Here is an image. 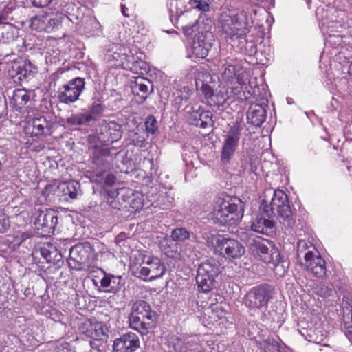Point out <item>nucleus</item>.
Here are the masks:
<instances>
[{
	"label": "nucleus",
	"mask_w": 352,
	"mask_h": 352,
	"mask_svg": "<svg viewBox=\"0 0 352 352\" xmlns=\"http://www.w3.org/2000/svg\"><path fill=\"white\" fill-rule=\"evenodd\" d=\"M164 242H165L166 243V245H168V243H171L172 241L170 240L169 239H164Z\"/></svg>",
	"instance_id": "obj_59"
},
{
	"label": "nucleus",
	"mask_w": 352,
	"mask_h": 352,
	"mask_svg": "<svg viewBox=\"0 0 352 352\" xmlns=\"http://www.w3.org/2000/svg\"><path fill=\"white\" fill-rule=\"evenodd\" d=\"M211 33L199 34L192 43V53L198 58H204L208 56L212 47Z\"/></svg>",
	"instance_id": "obj_17"
},
{
	"label": "nucleus",
	"mask_w": 352,
	"mask_h": 352,
	"mask_svg": "<svg viewBox=\"0 0 352 352\" xmlns=\"http://www.w3.org/2000/svg\"><path fill=\"white\" fill-rule=\"evenodd\" d=\"M85 79L76 78L63 86L58 91V100L65 104L73 103L77 101L85 89Z\"/></svg>",
	"instance_id": "obj_11"
},
{
	"label": "nucleus",
	"mask_w": 352,
	"mask_h": 352,
	"mask_svg": "<svg viewBox=\"0 0 352 352\" xmlns=\"http://www.w3.org/2000/svg\"><path fill=\"white\" fill-rule=\"evenodd\" d=\"M329 290H327V291L324 293V294H329Z\"/></svg>",
	"instance_id": "obj_61"
},
{
	"label": "nucleus",
	"mask_w": 352,
	"mask_h": 352,
	"mask_svg": "<svg viewBox=\"0 0 352 352\" xmlns=\"http://www.w3.org/2000/svg\"><path fill=\"white\" fill-rule=\"evenodd\" d=\"M189 3L191 6V10L195 12V10L206 12L209 10V4L203 0H190Z\"/></svg>",
	"instance_id": "obj_43"
},
{
	"label": "nucleus",
	"mask_w": 352,
	"mask_h": 352,
	"mask_svg": "<svg viewBox=\"0 0 352 352\" xmlns=\"http://www.w3.org/2000/svg\"><path fill=\"white\" fill-rule=\"evenodd\" d=\"M345 334L348 338L352 341V325L346 327Z\"/></svg>",
	"instance_id": "obj_54"
},
{
	"label": "nucleus",
	"mask_w": 352,
	"mask_h": 352,
	"mask_svg": "<svg viewBox=\"0 0 352 352\" xmlns=\"http://www.w3.org/2000/svg\"><path fill=\"white\" fill-rule=\"evenodd\" d=\"M221 272V265L215 258H210L198 267L196 282L204 292L210 291L214 287L215 278Z\"/></svg>",
	"instance_id": "obj_6"
},
{
	"label": "nucleus",
	"mask_w": 352,
	"mask_h": 352,
	"mask_svg": "<svg viewBox=\"0 0 352 352\" xmlns=\"http://www.w3.org/2000/svg\"><path fill=\"white\" fill-rule=\"evenodd\" d=\"M212 80L211 75L208 72H199L195 80L197 89H200L206 98H212L214 95L213 89L208 85Z\"/></svg>",
	"instance_id": "obj_25"
},
{
	"label": "nucleus",
	"mask_w": 352,
	"mask_h": 352,
	"mask_svg": "<svg viewBox=\"0 0 352 352\" xmlns=\"http://www.w3.org/2000/svg\"><path fill=\"white\" fill-rule=\"evenodd\" d=\"M102 111V107L100 104L94 102L91 109V113H89L91 116L95 114L98 115L100 114Z\"/></svg>",
	"instance_id": "obj_51"
},
{
	"label": "nucleus",
	"mask_w": 352,
	"mask_h": 352,
	"mask_svg": "<svg viewBox=\"0 0 352 352\" xmlns=\"http://www.w3.org/2000/svg\"><path fill=\"white\" fill-rule=\"evenodd\" d=\"M82 333L96 340H102L107 338V327L102 322L85 321L80 327Z\"/></svg>",
	"instance_id": "obj_16"
},
{
	"label": "nucleus",
	"mask_w": 352,
	"mask_h": 352,
	"mask_svg": "<svg viewBox=\"0 0 352 352\" xmlns=\"http://www.w3.org/2000/svg\"><path fill=\"white\" fill-rule=\"evenodd\" d=\"M221 67V79L230 85L235 94L241 91L242 86L245 84L246 72L236 60L227 58Z\"/></svg>",
	"instance_id": "obj_5"
},
{
	"label": "nucleus",
	"mask_w": 352,
	"mask_h": 352,
	"mask_svg": "<svg viewBox=\"0 0 352 352\" xmlns=\"http://www.w3.org/2000/svg\"><path fill=\"white\" fill-rule=\"evenodd\" d=\"M47 125V120L43 117L29 119L26 121L23 132L28 135L38 136L44 133V129Z\"/></svg>",
	"instance_id": "obj_23"
},
{
	"label": "nucleus",
	"mask_w": 352,
	"mask_h": 352,
	"mask_svg": "<svg viewBox=\"0 0 352 352\" xmlns=\"http://www.w3.org/2000/svg\"><path fill=\"white\" fill-rule=\"evenodd\" d=\"M90 345L91 346L92 350H91V352H99V349L98 348H95L93 346L94 342L90 341L89 342Z\"/></svg>",
	"instance_id": "obj_57"
},
{
	"label": "nucleus",
	"mask_w": 352,
	"mask_h": 352,
	"mask_svg": "<svg viewBox=\"0 0 352 352\" xmlns=\"http://www.w3.org/2000/svg\"><path fill=\"white\" fill-rule=\"evenodd\" d=\"M40 254L43 262L55 264L56 261H60L61 254L50 243H45L42 245L36 246V256Z\"/></svg>",
	"instance_id": "obj_21"
},
{
	"label": "nucleus",
	"mask_w": 352,
	"mask_h": 352,
	"mask_svg": "<svg viewBox=\"0 0 352 352\" xmlns=\"http://www.w3.org/2000/svg\"><path fill=\"white\" fill-rule=\"evenodd\" d=\"M197 115H199V118L196 122L197 126H199L201 128H206L209 124H211V114L209 111H201L196 112L195 114V118H197Z\"/></svg>",
	"instance_id": "obj_36"
},
{
	"label": "nucleus",
	"mask_w": 352,
	"mask_h": 352,
	"mask_svg": "<svg viewBox=\"0 0 352 352\" xmlns=\"http://www.w3.org/2000/svg\"><path fill=\"white\" fill-rule=\"evenodd\" d=\"M91 248L89 245L78 244L70 249L68 264L76 270H80L89 263Z\"/></svg>",
	"instance_id": "obj_14"
},
{
	"label": "nucleus",
	"mask_w": 352,
	"mask_h": 352,
	"mask_svg": "<svg viewBox=\"0 0 352 352\" xmlns=\"http://www.w3.org/2000/svg\"><path fill=\"white\" fill-rule=\"evenodd\" d=\"M57 222V217L52 214L40 212L34 221L35 228L43 235L52 232Z\"/></svg>",
	"instance_id": "obj_19"
},
{
	"label": "nucleus",
	"mask_w": 352,
	"mask_h": 352,
	"mask_svg": "<svg viewBox=\"0 0 352 352\" xmlns=\"http://www.w3.org/2000/svg\"><path fill=\"white\" fill-rule=\"evenodd\" d=\"M139 347L138 336L134 333H128L114 340L113 352H134Z\"/></svg>",
	"instance_id": "obj_15"
},
{
	"label": "nucleus",
	"mask_w": 352,
	"mask_h": 352,
	"mask_svg": "<svg viewBox=\"0 0 352 352\" xmlns=\"http://www.w3.org/2000/svg\"><path fill=\"white\" fill-rule=\"evenodd\" d=\"M49 314V317L54 321L63 322L64 316L60 311L56 309H52Z\"/></svg>",
	"instance_id": "obj_48"
},
{
	"label": "nucleus",
	"mask_w": 352,
	"mask_h": 352,
	"mask_svg": "<svg viewBox=\"0 0 352 352\" xmlns=\"http://www.w3.org/2000/svg\"><path fill=\"white\" fill-rule=\"evenodd\" d=\"M10 226L9 217L3 209H0V234L6 232Z\"/></svg>",
	"instance_id": "obj_42"
},
{
	"label": "nucleus",
	"mask_w": 352,
	"mask_h": 352,
	"mask_svg": "<svg viewBox=\"0 0 352 352\" xmlns=\"http://www.w3.org/2000/svg\"><path fill=\"white\" fill-rule=\"evenodd\" d=\"M121 128V126L116 122H111L109 124V142L113 143L122 138Z\"/></svg>",
	"instance_id": "obj_33"
},
{
	"label": "nucleus",
	"mask_w": 352,
	"mask_h": 352,
	"mask_svg": "<svg viewBox=\"0 0 352 352\" xmlns=\"http://www.w3.org/2000/svg\"><path fill=\"white\" fill-rule=\"evenodd\" d=\"M183 91L186 94V95L184 96H181L180 100L181 102H182L183 100L186 102L192 95V90L188 87H184L183 88Z\"/></svg>",
	"instance_id": "obj_52"
},
{
	"label": "nucleus",
	"mask_w": 352,
	"mask_h": 352,
	"mask_svg": "<svg viewBox=\"0 0 352 352\" xmlns=\"http://www.w3.org/2000/svg\"><path fill=\"white\" fill-rule=\"evenodd\" d=\"M64 15L63 14L57 13L55 15H46L45 24L47 28L45 32H51L55 28H58L62 23Z\"/></svg>",
	"instance_id": "obj_30"
},
{
	"label": "nucleus",
	"mask_w": 352,
	"mask_h": 352,
	"mask_svg": "<svg viewBox=\"0 0 352 352\" xmlns=\"http://www.w3.org/2000/svg\"><path fill=\"white\" fill-rule=\"evenodd\" d=\"M261 212L252 223L251 229L256 232L268 234L272 232L274 223L270 219V217L266 216L265 212L263 211Z\"/></svg>",
	"instance_id": "obj_24"
},
{
	"label": "nucleus",
	"mask_w": 352,
	"mask_h": 352,
	"mask_svg": "<svg viewBox=\"0 0 352 352\" xmlns=\"http://www.w3.org/2000/svg\"><path fill=\"white\" fill-rule=\"evenodd\" d=\"M128 8L125 6H122V12L124 16L129 17V15L126 13Z\"/></svg>",
	"instance_id": "obj_55"
},
{
	"label": "nucleus",
	"mask_w": 352,
	"mask_h": 352,
	"mask_svg": "<svg viewBox=\"0 0 352 352\" xmlns=\"http://www.w3.org/2000/svg\"><path fill=\"white\" fill-rule=\"evenodd\" d=\"M145 126L147 132L154 135L157 131V120L153 116H148L145 121Z\"/></svg>",
	"instance_id": "obj_44"
},
{
	"label": "nucleus",
	"mask_w": 352,
	"mask_h": 352,
	"mask_svg": "<svg viewBox=\"0 0 352 352\" xmlns=\"http://www.w3.org/2000/svg\"><path fill=\"white\" fill-rule=\"evenodd\" d=\"M179 22L182 24L185 34L191 35L194 28L197 25L198 19L193 10H189L179 16Z\"/></svg>",
	"instance_id": "obj_26"
},
{
	"label": "nucleus",
	"mask_w": 352,
	"mask_h": 352,
	"mask_svg": "<svg viewBox=\"0 0 352 352\" xmlns=\"http://www.w3.org/2000/svg\"><path fill=\"white\" fill-rule=\"evenodd\" d=\"M266 345L265 346V352H280V347L278 342L272 340H267L265 341Z\"/></svg>",
	"instance_id": "obj_46"
},
{
	"label": "nucleus",
	"mask_w": 352,
	"mask_h": 352,
	"mask_svg": "<svg viewBox=\"0 0 352 352\" xmlns=\"http://www.w3.org/2000/svg\"><path fill=\"white\" fill-rule=\"evenodd\" d=\"M45 16L46 15H40L32 17L30 19V28L39 32L45 31L47 28Z\"/></svg>",
	"instance_id": "obj_34"
},
{
	"label": "nucleus",
	"mask_w": 352,
	"mask_h": 352,
	"mask_svg": "<svg viewBox=\"0 0 352 352\" xmlns=\"http://www.w3.org/2000/svg\"><path fill=\"white\" fill-rule=\"evenodd\" d=\"M221 160L224 164L229 163L234 155L241 138V129L234 124L223 136Z\"/></svg>",
	"instance_id": "obj_9"
},
{
	"label": "nucleus",
	"mask_w": 352,
	"mask_h": 352,
	"mask_svg": "<svg viewBox=\"0 0 352 352\" xmlns=\"http://www.w3.org/2000/svg\"><path fill=\"white\" fill-rule=\"evenodd\" d=\"M110 155V151L108 148H102L99 151L98 156H94L93 158L94 163L96 165H102L104 169L109 168V164L107 162L100 160V157H108Z\"/></svg>",
	"instance_id": "obj_40"
},
{
	"label": "nucleus",
	"mask_w": 352,
	"mask_h": 352,
	"mask_svg": "<svg viewBox=\"0 0 352 352\" xmlns=\"http://www.w3.org/2000/svg\"><path fill=\"white\" fill-rule=\"evenodd\" d=\"M266 113V110L263 106L253 104L250 105L247 112L248 122L255 126H260L265 120Z\"/></svg>",
	"instance_id": "obj_22"
},
{
	"label": "nucleus",
	"mask_w": 352,
	"mask_h": 352,
	"mask_svg": "<svg viewBox=\"0 0 352 352\" xmlns=\"http://www.w3.org/2000/svg\"><path fill=\"white\" fill-rule=\"evenodd\" d=\"M23 101H26V100H28V98H26V96H25V95H23Z\"/></svg>",
	"instance_id": "obj_60"
},
{
	"label": "nucleus",
	"mask_w": 352,
	"mask_h": 352,
	"mask_svg": "<svg viewBox=\"0 0 352 352\" xmlns=\"http://www.w3.org/2000/svg\"><path fill=\"white\" fill-rule=\"evenodd\" d=\"M57 193L66 201L76 199L81 195L80 184L76 181L62 182L57 186Z\"/></svg>",
	"instance_id": "obj_20"
},
{
	"label": "nucleus",
	"mask_w": 352,
	"mask_h": 352,
	"mask_svg": "<svg viewBox=\"0 0 352 352\" xmlns=\"http://www.w3.org/2000/svg\"><path fill=\"white\" fill-rule=\"evenodd\" d=\"M215 296L214 300L211 299L210 307L204 311L205 316H208L212 324L223 319L226 315V305L222 302L223 297L219 294H216Z\"/></svg>",
	"instance_id": "obj_18"
},
{
	"label": "nucleus",
	"mask_w": 352,
	"mask_h": 352,
	"mask_svg": "<svg viewBox=\"0 0 352 352\" xmlns=\"http://www.w3.org/2000/svg\"><path fill=\"white\" fill-rule=\"evenodd\" d=\"M133 100L138 104L143 103L150 94L147 85L136 81L132 87Z\"/></svg>",
	"instance_id": "obj_28"
},
{
	"label": "nucleus",
	"mask_w": 352,
	"mask_h": 352,
	"mask_svg": "<svg viewBox=\"0 0 352 352\" xmlns=\"http://www.w3.org/2000/svg\"><path fill=\"white\" fill-rule=\"evenodd\" d=\"M19 210L20 208H18V207H15L13 208V213L14 214L15 217H18V216L20 214V212H19Z\"/></svg>",
	"instance_id": "obj_56"
},
{
	"label": "nucleus",
	"mask_w": 352,
	"mask_h": 352,
	"mask_svg": "<svg viewBox=\"0 0 352 352\" xmlns=\"http://www.w3.org/2000/svg\"><path fill=\"white\" fill-rule=\"evenodd\" d=\"M53 0H31L33 6L36 7L47 6Z\"/></svg>",
	"instance_id": "obj_50"
},
{
	"label": "nucleus",
	"mask_w": 352,
	"mask_h": 352,
	"mask_svg": "<svg viewBox=\"0 0 352 352\" xmlns=\"http://www.w3.org/2000/svg\"><path fill=\"white\" fill-rule=\"evenodd\" d=\"M93 119L90 113L72 114L67 119V122L71 125L85 124Z\"/></svg>",
	"instance_id": "obj_31"
},
{
	"label": "nucleus",
	"mask_w": 352,
	"mask_h": 352,
	"mask_svg": "<svg viewBox=\"0 0 352 352\" xmlns=\"http://www.w3.org/2000/svg\"><path fill=\"white\" fill-rule=\"evenodd\" d=\"M238 42L239 46H240L241 50L243 49L245 52L250 56L256 54L257 53L255 43L252 41H247L245 38V36H244L243 39H238Z\"/></svg>",
	"instance_id": "obj_35"
},
{
	"label": "nucleus",
	"mask_w": 352,
	"mask_h": 352,
	"mask_svg": "<svg viewBox=\"0 0 352 352\" xmlns=\"http://www.w3.org/2000/svg\"><path fill=\"white\" fill-rule=\"evenodd\" d=\"M300 265L316 277L322 278L326 275L325 261L316 250L307 251L304 256V262Z\"/></svg>",
	"instance_id": "obj_13"
},
{
	"label": "nucleus",
	"mask_w": 352,
	"mask_h": 352,
	"mask_svg": "<svg viewBox=\"0 0 352 352\" xmlns=\"http://www.w3.org/2000/svg\"><path fill=\"white\" fill-rule=\"evenodd\" d=\"M35 253H36V247L34 248V250L31 254V256L32 257L34 262H35L36 263H43L44 262H43V258L41 256V254H38L36 256Z\"/></svg>",
	"instance_id": "obj_53"
},
{
	"label": "nucleus",
	"mask_w": 352,
	"mask_h": 352,
	"mask_svg": "<svg viewBox=\"0 0 352 352\" xmlns=\"http://www.w3.org/2000/svg\"><path fill=\"white\" fill-rule=\"evenodd\" d=\"M157 320L156 313L144 300L135 302L129 317V327L142 335H146L155 326Z\"/></svg>",
	"instance_id": "obj_2"
},
{
	"label": "nucleus",
	"mask_w": 352,
	"mask_h": 352,
	"mask_svg": "<svg viewBox=\"0 0 352 352\" xmlns=\"http://www.w3.org/2000/svg\"><path fill=\"white\" fill-rule=\"evenodd\" d=\"M10 103L16 111L21 112V109L22 108V95L21 89H16L13 91Z\"/></svg>",
	"instance_id": "obj_38"
},
{
	"label": "nucleus",
	"mask_w": 352,
	"mask_h": 352,
	"mask_svg": "<svg viewBox=\"0 0 352 352\" xmlns=\"http://www.w3.org/2000/svg\"><path fill=\"white\" fill-rule=\"evenodd\" d=\"M171 237L173 241H184L190 237V234L185 228H176L172 231Z\"/></svg>",
	"instance_id": "obj_39"
},
{
	"label": "nucleus",
	"mask_w": 352,
	"mask_h": 352,
	"mask_svg": "<svg viewBox=\"0 0 352 352\" xmlns=\"http://www.w3.org/2000/svg\"><path fill=\"white\" fill-rule=\"evenodd\" d=\"M212 242L215 250L223 256L236 258L241 257L245 252L243 246L237 240L223 235L212 236Z\"/></svg>",
	"instance_id": "obj_8"
},
{
	"label": "nucleus",
	"mask_w": 352,
	"mask_h": 352,
	"mask_svg": "<svg viewBox=\"0 0 352 352\" xmlns=\"http://www.w3.org/2000/svg\"><path fill=\"white\" fill-rule=\"evenodd\" d=\"M271 265H272V269L277 276H282L285 274V267L284 263L280 261V258L278 260L277 263H272Z\"/></svg>",
	"instance_id": "obj_47"
},
{
	"label": "nucleus",
	"mask_w": 352,
	"mask_h": 352,
	"mask_svg": "<svg viewBox=\"0 0 352 352\" xmlns=\"http://www.w3.org/2000/svg\"><path fill=\"white\" fill-rule=\"evenodd\" d=\"M244 204L238 197L228 195L214 199L210 217L223 226H235L243 216Z\"/></svg>",
	"instance_id": "obj_1"
},
{
	"label": "nucleus",
	"mask_w": 352,
	"mask_h": 352,
	"mask_svg": "<svg viewBox=\"0 0 352 352\" xmlns=\"http://www.w3.org/2000/svg\"><path fill=\"white\" fill-rule=\"evenodd\" d=\"M168 345L175 352H184L186 351V346L184 341L178 337H172L168 341Z\"/></svg>",
	"instance_id": "obj_37"
},
{
	"label": "nucleus",
	"mask_w": 352,
	"mask_h": 352,
	"mask_svg": "<svg viewBox=\"0 0 352 352\" xmlns=\"http://www.w3.org/2000/svg\"><path fill=\"white\" fill-rule=\"evenodd\" d=\"M300 245H301V242L298 243V257H300V252H302V251H301V250H300Z\"/></svg>",
	"instance_id": "obj_58"
},
{
	"label": "nucleus",
	"mask_w": 352,
	"mask_h": 352,
	"mask_svg": "<svg viewBox=\"0 0 352 352\" xmlns=\"http://www.w3.org/2000/svg\"><path fill=\"white\" fill-rule=\"evenodd\" d=\"M92 182L96 183H100L104 179V184L107 186H112L115 184L116 177L113 174H108L105 177H104V174L102 171H96L93 173L91 177Z\"/></svg>",
	"instance_id": "obj_32"
},
{
	"label": "nucleus",
	"mask_w": 352,
	"mask_h": 352,
	"mask_svg": "<svg viewBox=\"0 0 352 352\" xmlns=\"http://www.w3.org/2000/svg\"><path fill=\"white\" fill-rule=\"evenodd\" d=\"M271 298L272 292L270 287H256L246 294L245 303L250 311L255 312L266 307Z\"/></svg>",
	"instance_id": "obj_10"
},
{
	"label": "nucleus",
	"mask_w": 352,
	"mask_h": 352,
	"mask_svg": "<svg viewBox=\"0 0 352 352\" xmlns=\"http://www.w3.org/2000/svg\"><path fill=\"white\" fill-rule=\"evenodd\" d=\"M149 254L146 252L135 251L130 256V269L138 277L140 275V268L145 265L146 258Z\"/></svg>",
	"instance_id": "obj_27"
},
{
	"label": "nucleus",
	"mask_w": 352,
	"mask_h": 352,
	"mask_svg": "<svg viewBox=\"0 0 352 352\" xmlns=\"http://www.w3.org/2000/svg\"><path fill=\"white\" fill-rule=\"evenodd\" d=\"M37 67L29 60L23 61V71L25 74L23 76H30L37 72Z\"/></svg>",
	"instance_id": "obj_45"
},
{
	"label": "nucleus",
	"mask_w": 352,
	"mask_h": 352,
	"mask_svg": "<svg viewBox=\"0 0 352 352\" xmlns=\"http://www.w3.org/2000/svg\"><path fill=\"white\" fill-rule=\"evenodd\" d=\"M1 23V18H0V24Z\"/></svg>",
	"instance_id": "obj_63"
},
{
	"label": "nucleus",
	"mask_w": 352,
	"mask_h": 352,
	"mask_svg": "<svg viewBox=\"0 0 352 352\" xmlns=\"http://www.w3.org/2000/svg\"><path fill=\"white\" fill-rule=\"evenodd\" d=\"M248 243L252 250L256 251L261 259L267 264L277 263L280 258L278 250L267 239L261 237L250 238Z\"/></svg>",
	"instance_id": "obj_7"
},
{
	"label": "nucleus",
	"mask_w": 352,
	"mask_h": 352,
	"mask_svg": "<svg viewBox=\"0 0 352 352\" xmlns=\"http://www.w3.org/2000/svg\"><path fill=\"white\" fill-rule=\"evenodd\" d=\"M221 27L223 32L232 41L243 39L248 32L247 21L242 13L230 16L223 13L221 16Z\"/></svg>",
	"instance_id": "obj_4"
},
{
	"label": "nucleus",
	"mask_w": 352,
	"mask_h": 352,
	"mask_svg": "<svg viewBox=\"0 0 352 352\" xmlns=\"http://www.w3.org/2000/svg\"><path fill=\"white\" fill-rule=\"evenodd\" d=\"M56 352H76L74 349L69 343H63L58 346Z\"/></svg>",
	"instance_id": "obj_49"
},
{
	"label": "nucleus",
	"mask_w": 352,
	"mask_h": 352,
	"mask_svg": "<svg viewBox=\"0 0 352 352\" xmlns=\"http://www.w3.org/2000/svg\"><path fill=\"white\" fill-rule=\"evenodd\" d=\"M319 10H320L319 9H318V10H316V13H317V14L318 13Z\"/></svg>",
	"instance_id": "obj_62"
},
{
	"label": "nucleus",
	"mask_w": 352,
	"mask_h": 352,
	"mask_svg": "<svg viewBox=\"0 0 352 352\" xmlns=\"http://www.w3.org/2000/svg\"><path fill=\"white\" fill-rule=\"evenodd\" d=\"M146 258L145 265L139 271L138 277L147 280H153L162 277L166 269L161 260L151 254Z\"/></svg>",
	"instance_id": "obj_12"
},
{
	"label": "nucleus",
	"mask_w": 352,
	"mask_h": 352,
	"mask_svg": "<svg viewBox=\"0 0 352 352\" xmlns=\"http://www.w3.org/2000/svg\"><path fill=\"white\" fill-rule=\"evenodd\" d=\"M260 208L261 211L265 212L268 217L275 214L276 211L281 222L287 226L290 227L294 223L287 196L283 190H274L270 205L267 201L264 200Z\"/></svg>",
	"instance_id": "obj_3"
},
{
	"label": "nucleus",
	"mask_w": 352,
	"mask_h": 352,
	"mask_svg": "<svg viewBox=\"0 0 352 352\" xmlns=\"http://www.w3.org/2000/svg\"><path fill=\"white\" fill-rule=\"evenodd\" d=\"M212 98L213 102L217 106H222L226 103L229 96L228 95L227 90H226L225 89H221L218 93L213 95Z\"/></svg>",
	"instance_id": "obj_41"
},
{
	"label": "nucleus",
	"mask_w": 352,
	"mask_h": 352,
	"mask_svg": "<svg viewBox=\"0 0 352 352\" xmlns=\"http://www.w3.org/2000/svg\"><path fill=\"white\" fill-rule=\"evenodd\" d=\"M121 277L111 274H105L101 279L100 285L107 292L115 293L120 288Z\"/></svg>",
	"instance_id": "obj_29"
}]
</instances>
